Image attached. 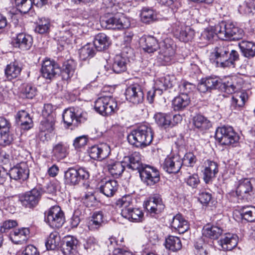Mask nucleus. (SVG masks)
<instances>
[{
  "label": "nucleus",
  "instance_id": "1",
  "mask_svg": "<svg viewBox=\"0 0 255 255\" xmlns=\"http://www.w3.org/2000/svg\"><path fill=\"white\" fill-rule=\"evenodd\" d=\"M211 56L217 66L224 68L234 67L235 61L239 59L238 52L234 50L230 51L228 45L224 42L214 48Z\"/></svg>",
  "mask_w": 255,
  "mask_h": 255
},
{
  "label": "nucleus",
  "instance_id": "2",
  "mask_svg": "<svg viewBox=\"0 0 255 255\" xmlns=\"http://www.w3.org/2000/svg\"><path fill=\"white\" fill-rule=\"evenodd\" d=\"M217 37L223 40H238L244 36V31L233 22L222 21L215 26Z\"/></svg>",
  "mask_w": 255,
  "mask_h": 255
},
{
  "label": "nucleus",
  "instance_id": "3",
  "mask_svg": "<svg viewBox=\"0 0 255 255\" xmlns=\"http://www.w3.org/2000/svg\"><path fill=\"white\" fill-rule=\"evenodd\" d=\"M117 205L122 208V216L129 221H141L143 213L139 208H134L132 205V200L130 196H123L117 201Z\"/></svg>",
  "mask_w": 255,
  "mask_h": 255
},
{
  "label": "nucleus",
  "instance_id": "4",
  "mask_svg": "<svg viewBox=\"0 0 255 255\" xmlns=\"http://www.w3.org/2000/svg\"><path fill=\"white\" fill-rule=\"evenodd\" d=\"M95 109L103 116H108L114 113L118 108L115 99L111 96L99 98L95 102Z\"/></svg>",
  "mask_w": 255,
  "mask_h": 255
},
{
  "label": "nucleus",
  "instance_id": "5",
  "mask_svg": "<svg viewBox=\"0 0 255 255\" xmlns=\"http://www.w3.org/2000/svg\"><path fill=\"white\" fill-rule=\"evenodd\" d=\"M101 23L106 28L112 29L120 30L127 28L130 26L129 19L120 13L114 15L105 16L103 18Z\"/></svg>",
  "mask_w": 255,
  "mask_h": 255
},
{
  "label": "nucleus",
  "instance_id": "6",
  "mask_svg": "<svg viewBox=\"0 0 255 255\" xmlns=\"http://www.w3.org/2000/svg\"><path fill=\"white\" fill-rule=\"evenodd\" d=\"M215 138L221 144L228 145L237 142L239 139L237 133L230 126L218 128L216 131Z\"/></svg>",
  "mask_w": 255,
  "mask_h": 255
},
{
  "label": "nucleus",
  "instance_id": "7",
  "mask_svg": "<svg viewBox=\"0 0 255 255\" xmlns=\"http://www.w3.org/2000/svg\"><path fill=\"white\" fill-rule=\"evenodd\" d=\"M89 177L88 171L83 168H69L64 173L65 183L71 186L78 185Z\"/></svg>",
  "mask_w": 255,
  "mask_h": 255
},
{
  "label": "nucleus",
  "instance_id": "8",
  "mask_svg": "<svg viewBox=\"0 0 255 255\" xmlns=\"http://www.w3.org/2000/svg\"><path fill=\"white\" fill-rule=\"evenodd\" d=\"M45 222L53 228H59L65 222L64 214L59 206H53L45 213Z\"/></svg>",
  "mask_w": 255,
  "mask_h": 255
},
{
  "label": "nucleus",
  "instance_id": "9",
  "mask_svg": "<svg viewBox=\"0 0 255 255\" xmlns=\"http://www.w3.org/2000/svg\"><path fill=\"white\" fill-rule=\"evenodd\" d=\"M87 117L86 112L74 108L67 109L63 113V121L68 127L72 125L77 126L79 124L84 123Z\"/></svg>",
  "mask_w": 255,
  "mask_h": 255
},
{
  "label": "nucleus",
  "instance_id": "10",
  "mask_svg": "<svg viewBox=\"0 0 255 255\" xmlns=\"http://www.w3.org/2000/svg\"><path fill=\"white\" fill-rule=\"evenodd\" d=\"M144 204V210L146 211L147 216L154 217L162 212L165 208L161 198L157 194L150 197Z\"/></svg>",
  "mask_w": 255,
  "mask_h": 255
},
{
  "label": "nucleus",
  "instance_id": "11",
  "mask_svg": "<svg viewBox=\"0 0 255 255\" xmlns=\"http://www.w3.org/2000/svg\"><path fill=\"white\" fill-rule=\"evenodd\" d=\"M41 190L33 188L19 197V201L25 208H33L38 204L41 198Z\"/></svg>",
  "mask_w": 255,
  "mask_h": 255
},
{
  "label": "nucleus",
  "instance_id": "12",
  "mask_svg": "<svg viewBox=\"0 0 255 255\" xmlns=\"http://www.w3.org/2000/svg\"><path fill=\"white\" fill-rule=\"evenodd\" d=\"M159 48V59L162 61L164 64H170L173 59L175 54L173 44L169 42V39H166L160 43Z\"/></svg>",
  "mask_w": 255,
  "mask_h": 255
},
{
  "label": "nucleus",
  "instance_id": "13",
  "mask_svg": "<svg viewBox=\"0 0 255 255\" xmlns=\"http://www.w3.org/2000/svg\"><path fill=\"white\" fill-rule=\"evenodd\" d=\"M41 72L44 78L51 80L59 74L60 68L54 61L45 59L42 65Z\"/></svg>",
  "mask_w": 255,
  "mask_h": 255
},
{
  "label": "nucleus",
  "instance_id": "14",
  "mask_svg": "<svg viewBox=\"0 0 255 255\" xmlns=\"http://www.w3.org/2000/svg\"><path fill=\"white\" fill-rule=\"evenodd\" d=\"M123 163L126 165V167L132 170H137L142 180L143 166L141 162L140 155L138 152H135L129 156H125L123 159Z\"/></svg>",
  "mask_w": 255,
  "mask_h": 255
},
{
  "label": "nucleus",
  "instance_id": "15",
  "mask_svg": "<svg viewBox=\"0 0 255 255\" xmlns=\"http://www.w3.org/2000/svg\"><path fill=\"white\" fill-rule=\"evenodd\" d=\"M126 99L134 104L141 103L143 99V92L141 87L134 84L127 88L125 92Z\"/></svg>",
  "mask_w": 255,
  "mask_h": 255
},
{
  "label": "nucleus",
  "instance_id": "16",
  "mask_svg": "<svg viewBox=\"0 0 255 255\" xmlns=\"http://www.w3.org/2000/svg\"><path fill=\"white\" fill-rule=\"evenodd\" d=\"M182 166V159L178 155L167 156L162 165L163 169L169 173H178Z\"/></svg>",
  "mask_w": 255,
  "mask_h": 255
},
{
  "label": "nucleus",
  "instance_id": "17",
  "mask_svg": "<svg viewBox=\"0 0 255 255\" xmlns=\"http://www.w3.org/2000/svg\"><path fill=\"white\" fill-rule=\"evenodd\" d=\"M126 165L122 162L115 159H107L105 163V168L114 177L118 178L122 175L125 169Z\"/></svg>",
  "mask_w": 255,
  "mask_h": 255
},
{
  "label": "nucleus",
  "instance_id": "18",
  "mask_svg": "<svg viewBox=\"0 0 255 255\" xmlns=\"http://www.w3.org/2000/svg\"><path fill=\"white\" fill-rule=\"evenodd\" d=\"M89 156L94 159H103L110 152L109 146L106 143L92 146L88 150Z\"/></svg>",
  "mask_w": 255,
  "mask_h": 255
},
{
  "label": "nucleus",
  "instance_id": "19",
  "mask_svg": "<svg viewBox=\"0 0 255 255\" xmlns=\"http://www.w3.org/2000/svg\"><path fill=\"white\" fill-rule=\"evenodd\" d=\"M253 189L251 180L248 178L243 179L239 182L236 193L239 197L248 200L253 194Z\"/></svg>",
  "mask_w": 255,
  "mask_h": 255
},
{
  "label": "nucleus",
  "instance_id": "20",
  "mask_svg": "<svg viewBox=\"0 0 255 255\" xmlns=\"http://www.w3.org/2000/svg\"><path fill=\"white\" fill-rule=\"evenodd\" d=\"M11 179L24 180L28 178L29 171L25 163H21L11 168L9 172Z\"/></svg>",
  "mask_w": 255,
  "mask_h": 255
},
{
  "label": "nucleus",
  "instance_id": "21",
  "mask_svg": "<svg viewBox=\"0 0 255 255\" xmlns=\"http://www.w3.org/2000/svg\"><path fill=\"white\" fill-rule=\"evenodd\" d=\"M160 180L158 170L154 167L144 164V183L148 186H152Z\"/></svg>",
  "mask_w": 255,
  "mask_h": 255
},
{
  "label": "nucleus",
  "instance_id": "22",
  "mask_svg": "<svg viewBox=\"0 0 255 255\" xmlns=\"http://www.w3.org/2000/svg\"><path fill=\"white\" fill-rule=\"evenodd\" d=\"M221 84V81L217 77H209L201 79L198 85V89L202 93L218 88Z\"/></svg>",
  "mask_w": 255,
  "mask_h": 255
},
{
  "label": "nucleus",
  "instance_id": "23",
  "mask_svg": "<svg viewBox=\"0 0 255 255\" xmlns=\"http://www.w3.org/2000/svg\"><path fill=\"white\" fill-rule=\"evenodd\" d=\"M33 42L31 36L24 33H20L17 35L13 41V45L22 50H27L30 48Z\"/></svg>",
  "mask_w": 255,
  "mask_h": 255
},
{
  "label": "nucleus",
  "instance_id": "24",
  "mask_svg": "<svg viewBox=\"0 0 255 255\" xmlns=\"http://www.w3.org/2000/svg\"><path fill=\"white\" fill-rule=\"evenodd\" d=\"M218 171V164L216 162L207 160L205 162V167L203 170L204 181L208 183L215 178Z\"/></svg>",
  "mask_w": 255,
  "mask_h": 255
},
{
  "label": "nucleus",
  "instance_id": "25",
  "mask_svg": "<svg viewBox=\"0 0 255 255\" xmlns=\"http://www.w3.org/2000/svg\"><path fill=\"white\" fill-rule=\"evenodd\" d=\"M248 99V95L246 92H240L234 95L231 99V109L232 111H240L245 106Z\"/></svg>",
  "mask_w": 255,
  "mask_h": 255
},
{
  "label": "nucleus",
  "instance_id": "26",
  "mask_svg": "<svg viewBox=\"0 0 255 255\" xmlns=\"http://www.w3.org/2000/svg\"><path fill=\"white\" fill-rule=\"evenodd\" d=\"M170 225L179 234H183L189 229L188 222L180 214H177L173 217Z\"/></svg>",
  "mask_w": 255,
  "mask_h": 255
},
{
  "label": "nucleus",
  "instance_id": "27",
  "mask_svg": "<svg viewBox=\"0 0 255 255\" xmlns=\"http://www.w3.org/2000/svg\"><path fill=\"white\" fill-rule=\"evenodd\" d=\"M118 183L115 180H109L102 182L99 187V191L107 197H112L118 189Z\"/></svg>",
  "mask_w": 255,
  "mask_h": 255
},
{
  "label": "nucleus",
  "instance_id": "28",
  "mask_svg": "<svg viewBox=\"0 0 255 255\" xmlns=\"http://www.w3.org/2000/svg\"><path fill=\"white\" fill-rule=\"evenodd\" d=\"M29 234V230L28 228L18 229L10 233V239L14 243L20 244L27 240Z\"/></svg>",
  "mask_w": 255,
  "mask_h": 255
},
{
  "label": "nucleus",
  "instance_id": "29",
  "mask_svg": "<svg viewBox=\"0 0 255 255\" xmlns=\"http://www.w3.org/2000/svg\"><path fill=\"white\" fill-rule=\"evenodd\" d=\"M238 241V238L236 235L228 233L222 238L220 242L223 250L231 251L237 246Z\"/></svg>",
  "mask_w": 255,
  "mask_h": 255
},
{
  "label": "nucleus",
  "instance_id": "30",
  "mask_svg": "<svg viewBox=\"0 0 255 255\" xmlns=\"http://www.w3.org/2000/svg\"><path fill=\"white\" fill-rule=\"evenodd\" d=\"M111 43L109 37L105 33H100L95 37L94 45L97 51H102L106 50Z\"/></svg>",
  "mask_w": 255,
  "mask_h": 255
},
{
  "label": "nucleus",
  "instance_id": "31",
  "mask_svg": "<svg viewBox=\"0 0 255 255\" xmlns=\"http://www.w3.org/2000/svg\"><path fill=\"white\" fill-rule=\"evenodd\" d=\"M143 130L141 128H139L132 131L128 136V140L131 144L137 147L142 148L143 147Z\"/></svg>",
  "mask_w": 255,
  "mask_h": 255
},
{
  "label": "nucleus",
  "instance_id": "32",
  "mask_svg": "<svg viewBox=\"0 0 255 255\" xmlns=\"http://www.w3.org/2000/svg\"><path fill=\"white\" fill-rule=\"evenodd\" d=\"M76 64L73 60H68L64 62L62 67L60 69L62 79L67 80L72 77L75 72Z\"/></svg>",
  "mask_w": 255,
  "mask_h": 255
},
{
  "label": "nucleus",
  "instance_id": "33",
  "mask_svg": "<svg viewBox=\"0 0 255 255\" xmlns=\"http://www.w3.org/2000/svg\"><path fill=\"white\" fill-rule=\"evenodd\" d=\"M239 46L243 55L249 59L255 56V43L249 41L242 40Z\"/></svg>",
  "mask_w": 255,
  "mask_h": 255
},
{
  "label": "nucleus",
  "instance_id": "34",
  "mask_svg": "<svg viewBox=\"0 0 255 255\" xmlns=\"http://www.w3.org/2000/svg\"><path fill=\"white\" fill-rule=\"evenodd\" d=\"M223 233L221 227L217 226L207 225L202 230L203 236L212 239H218Z\"/></svg>",
  "mask_w": 255,
  "mask_h": 255
},
{
  "label": "nucleus",
  "instance_id": "35",
  "mask_svg": "<svg viewBox=\"0 0 255 255\" xmlns=\"http://www.w3.org/2000/svg\"><path fill=\"white\" fill-rule=\"evenodd\" d=\"M190 103L189 95L180 94L172 101V106L175 111H182L187 107Z\"/></svg>",
  "mask_w": 255,
  "mask_h": 255
},
{
  "label": "nucleus",
  "instance_id": "36",
  "mask_svg": "<svg viewBox=\"0 0 255 255\" xmlns=\"http://www.w3.org/2000/svg\"><path fill=\"white\" fill-rule=\"evenodd\" d=\"M63 253L65 254H73L76 251L79 241L73 236H68L65 237L64 241Z\"/></svg>",
  "mask_w": 255,
  "mask_h": 255
},
{
  "label": "nucleus",
  "instance_id": "37",
  "mask_svg": "<svg viewBox=\"0 0 255 255\" xmlns=\"http://www.w3.org/2000/svg\"><path fill=\"white\" fill-rule=\"evenodd\" d=\"M51 26L49 18L45 17L39 18L36 22V26L35 27L34 31L40 34H47L50 32Z\"/></svg>",
  "mask_w": 255,
  "mask_h": 255
},
{
  "label": "nucleus",
  "instance_id": "38",
  "mask_svg": "<svg viewBox=\"0 0 255 255\" xmlns=\"http://www.w3.org/2000/svg\"><path fill=\"white\" fill-rule=\"evenodd\" d=\"M61 241L59 233L56 231L51 232L47 238L45 246L48 250H54L59 245Z\"/></svg>",
  "mask_w": 255,
  "mask_h": 255
},
{
  "label": "nucleus",
  "instance_id": "39",
  "mask_svg": "<svg viewBox=\"0 0 255 255\" xmlns=\"http://www.w3.org/2000/svg\"><path fill=\"white\" fill-rule=\"evenodd\" d=\"M21 68L17 61L11 62L5 69V74L8 80H11L18 76Z\"/></svg>",
  "mask_w": 255,
  "mask_h": 255
},
{
  "label": "nucleus",
  "instance_id": "40",
  "mask_svg": "<svg viewBox=\"0 0 255 255\" xmlns=\"http://www.w3.org/2000/svg\"><path fill=\"white\" fill-rule=\"evenodd\" d=\"M193 123L195 128L201 131L208 129L211 127L209 120L201 115L195 116L193 119Z\"/></svg>",
  "mask_w": 255,
  "mask_h": 255
},
{
  "label": "nucleus",
  "instance_id": "41",
  "mask_svg": "<svg viewBox=\"0 0 255 255\" xmlns=\"http://www.w3.org/2000/svg\"><path fill=\"white\" fill-rule=\"evenodd\" d=\"M154 118L157 124L164 128L174 125L171 122V117L169 115L159 113L154 115Z\"/></svg>",
  "mask_w": 255,
  "mask_h": 255
},
{
  "label": "nucleus",
  "instance_id": "42",
  "mask_svg": "<svg viewBox=\"0 0 255 255\" xmlns=\"http://www.w3.org/2000/svg\"><path fill=\"white\" fill-rule=\"evenodd\" d=\"M165 246L167 249L173 252H176L182 248V244L179 238L176 236H169L166 239Z\"/></svg>",
  "mask_w": 255,
  "mask_h": 255
},
{
  "label": "nucleus",
  "instance_id": "43",
  "mask_svg": "<svg viewBox=\"0 0 255 255\" xmlns=\"http://www.w3.org/2000/svg\"><path fill=\"white\" fill-rule=\"evenodd\" d=\"M126 59L121 55H117L114 58L112 68L116 73H120L127 69Z\"/></svg>",
  "mask_w": 255,
  "mask_h": 255
},
{
  "label": "nucleus",
  "instance_id": "44",
  "mask_svg": "<svg viewBox=\"0 0 255 255\" xmlns=\"http://www.w3.org/2000/svg\"><path fill=\"white\" fill-rule=\"evenodd\" d=\"M241 14L253 15L255 13V4L254 0H246L240 5L238 9Z\"/></svg>",
  "mask_w": 255,
  "mask_h": 255
},
{
  "label": "nucleus",
  "instance_id": "45",
  "mask_svg": "<svg viewBox=\"0 0 255 255\" xmlns=\"http://www.w3.org/2000/svg\"><path fill=\"white\" fill-rule=\"evenodd\" d=\"M154 88V90L149 91L147 93L146 99L150 104L152 103L153 102L155 91L158 90L162 92L163 90H166L167 89L164 85V82L163 81L162 78L155 81Z\"/></svg>",
  "mask_w": 255,
  "mask_h": 255
},
{
  "label": "nucleus",
  "instance_id": "46",
  "mask_svg": "<svg viewBox=\"0 0 255 255\" xmlns=\"http://www.w3.org/2000/svg\"><path fill=\"white\" fill-rule=\"evenodd\" d=\"M67 155V147L61 142L53 145L52 149V156L57 160L64 158Z\"/></svg>",
  "mask_w": 255,
  "mask_h": 255
},
{
  "label": "nucleus",
  "instance_id": "47",
  "mask_svg": "<svg viewBox=\"0 0 255 255\" xmlns=\"http://www.w3.org/2000/svg\"><path fill=\"white\" fill-rule=\"evenodd\" d=\"M242 217L250 222L255 221V207L252 206H244L240 209Z\"/></svg>",
  "mask_w": 255,
  "mask_h": 255
},
{
  "label": "nucleus",
  "instance_id": "48",
  "mask_svg": "<svg viewBox=\"0 0 255 255\" xmlns=\"http://www.w3.org/2000/svg\"><path fill=\"white\" fill-rule=\"evenodd\" d=\"M217 36L215 27H208L201 33L200 39L202 42L208 44L212 42L215 37Z\"/></svg>",
  "mask_w": 255,
  "mask_h": 255
},
{
  "label": "nucleus",
  "instance_id": "49",
  "mask_svg": "<svg viewBox=\"0 0 255 255\" xmlns=\"http://www.w3.org/2000/svg\"><path fill=\"white\" fill-rule=\"evenodd\" d=\"M14 6L21 13L28 12L33 4L32 0H14Z\"/></svg>",
  "mask_w": 255,
  "mask_h": 255
},
{
  "label": "nucleus",
  "instance_id": "50",
  "mask_svg": "<svg viewBox=\"0 0 255 255\" xmlns=\"http://www.w3.org/2000/svg\"><path fill=\"white\" fill-rule=\"evenodd\" d=\"M95 47L91 44H87L82 47L79 50L80 57L85 60L88 58L93 57L95 54Z\"/></svg>",
  "mask_w": 255,
  "mask_h": 255
},
{
  "label": "nucleus",
  "instance_id": "51",
  "mask_svg": "<svg viewBox=\"0 0 255 255\" xmlns=\"http://www.w3.org/2000/svg\"><path fill=\"white\" fill-rule=\"evenodd\" d=\"M194 34L195 32L193 29L189 26H186L181 29L178 36V38L180 41L187 42L193 38Z\"/></svg>",
  "mask_w": 255,
  "mask_h": 255
},
{
  "label": "nucleus",
  "instance_id": "52",
  "mask_svg": "<svg viewBox=\"0 0 255 255\" xmlns=\"http://www.w3.org/2000/svg\"><path fill=\"white\" fill-rule=\"evenodd\" d=\"M85 250L89 253H92L99 248L97 240L93 237L87 238L84 244Z\"/></svg>",
  "mask_w": 255,
  "mask_h": 255
},
{
  "label": "nucleus",
  "instance_id": "53",
  "mask_svg": "<svg viewBox=\"0 0 255 255\" xmlns=\"http://www.w3.org/2000/svg\"><path fill=\"white\" fill-rule=\"evenodd\" d=\"M144 42L146 43L144 51L149 53L154 52L159 47L156 39L154 37L148 36L145 38Z\"/></svg>",
  "mask_w": 255,
  "mask_h": 255
},
{
  "label": "nucleus",
  "instance_id": "54",
  "mask_svg": "<svg viewBox=\"0 0 255 255\" xmlns=\"http://www.w3.org/2000/svg\"><path fill=\"white\" fill-rule=\"evenodd\" d=\"M54 124L53 117H49V118H46L41 121L40 129L41 131L51 132L54 129Z\"/></svg>",
  "mask_w": 255,
  "mask_h": 255
},
{
  "label": "nucleus",
  "instance_id": "55",
  "mask_svg": "<svg viewBox=\"0 0 255 255\" xmlns=\"http://www.w3.org/2000/svg\"><path fill=\"white\" fill-rule=\"evenodd\" d=\"M194 253L195 255H208L207 245L202 239H199L195 244Z\"/></svg>",
  "mask_w": 255,
  "mask_h": 255
},
{
  "label": "nucleus",
  "instance_id": "56",
  "mask_svg": "<svg viewBox=\"0 0 255 255\" xmlns=\"http://www.w3.org/2000/svg\"><path fill=\"white\" fill-rule=\"evenodd\" d=\"M144 23L150 24L157 20V14L152 9H144Z\"/></svg>",
  "mask_w": 255,
  "mask_h": 255
},
{
  "label": "nucleus",
  "instance_id": "57",
  "mask_svg": "<svg viewBox=\"0 0 255 255\" xmlns=\"http://www.w3.org/2000/svg\"><path fill=\"white\" fill-rule=\"evenodd\" d=\"M196 157L192 152L186 153L183 158L182 159V165L189 167H193L196 162Z\"/></svg>",
  "mask_w": 255,
  "mask_h": 255
},
{
  "label": "nucleus",
  "instance_id": "58",
  "mask_svg": "<svg viewBox=\"0 0 255 255\" xmlns=\"http://www.w3.org/2000/svg\"><path fill=\"white\" fill-rule=\"evenodd\" d=\"M24 97L28 99H32L37 94V89L31 85H26L22 91Z\"/></svg>",
  "mask_w": 255,
  "mask_h": 255
},
{
  "label": "nucleus",
  "instance_id": "59",
  "mask_svg": "<svg viewBox=\"0 0 255 255\" xmlns=\"http://www.w3.org/2000/svg\"><path fill=\"white\" fill-rule=\"evenodd\" d=\"M13 140L12 136L9 134V130L5 132L0 133V144L2 146L9 145Z\"/></svg>",
  "mask_w": 255,
  "mask_h": 255
},
{
  "label": "nucleus",
  "instance_id": "60",
  "mask_svg": "<svg viewBox=\"0 0 255 255\" xmlns=\"http://www.w3.org/2000/svg\"><path fill=\"white\" fill-rule=\"evenodd\" d=\"M181 94H186L187 95L195 89V85L188 82H183L180 86Z\"/></svg>",
  "mask_w": 255,
  "mask_h": 255
},
{
  "label": "nucleus",
  "instance_id": "61",
  "mask_svg": "<svg viewBox=\"0 0 255 255\" xmlns=\"http://www.w3.org/2000/svg\"><path fill=\"white\" fill-rule=\"evenodd\" d=\"M88 142V138L86 135H82L76 137L73 141V146L76 149H79L85 146Z\"/></svg>",
  "mask_w": 255,
  "mask_h": 255
},
{
  "label": "nucleus",
  "instance_id": "62",
  "mask_svg": "<svg viewBox=\"0 0 255 255\" xmlns=\"http://www.w3.org/2000/svg\"><path fill=\"white\" fill-rule=\"evenodd\" d=\"M17 226V222L14 220H7L4 222L0 228L1 233H5L8 230Z\"/></svg>",
  "mask_w": 255,
  "mask_h": 255
},
{
  "label": "nucleus",
  "instance_id": "63",
  "mask_svg": "<svg viewBox=\"0 0 255 255\" xmlns=\"http://www.w3.org/2000/svg\"><path fill=\"white\" fill-rule=\"evenodd\" d=\"M82 200L87 207H90L93 206L96 198L92 193L85 194L82 197Z\"/></svg>",
  "mask_w": 255,
  "mask_h": 255
},
{
  "label": "nucleus",
  "instance_id": "64",
  "mask_svg": "<svg viewBox=\"0 0 255 255\" xmlns=\"http://www.w3.org/2000/svg\"><path fill=\"white\" fill-rule=\"evenodd\" d=\"M186 183L190 186L193 188H196L200 182V180L197 174H194L189 176L186 179Z\"/></svg>",
  "mask_w": 255,
  "mask_h": 255
}]
</instances>
